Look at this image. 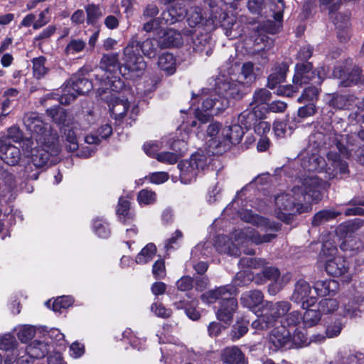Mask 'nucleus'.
<instances>
[{"mask_svg": "<svg viewBox=\"0 0 364 364\" xmlns=\"http://www.w3.org/2000/svg\"><path fill=\"white\" fill-rule=\"evenodd\" d=\"M159 47L158 39L146 38L141 42L138 40L137 35L132 36L123 50L124 70H128L124 75L128 78L140 77L146 68V63L140 52L149 58H154Z\"/></svg>", "mask_w": 364, "mask_h": 364, "instance_id": "nucleus-1", "label": "nucleus"}, {"mask_svg": "<svg viewBox=\"0 0 364 364\" xmlns=\"http://www.w3.org/2000/svg\"><path fill=\"white\" fill-rule=\"evenodd\" d=\"M43 118L38 112H28L23 116V124L26 130L32 134V137H34L37 144L52 148L54 142L58 141V135Z\"/></svg>", "mask_w": 364, "mask_h": 364, "instance_id": "nucleus-2", "label": "nucleus"}, {"mask_svg": "<svg viewBox=\"0 0 364 364\" xmlns=\"http://www.w3.org/2000/svg\"><path fill=\"white\" fill-rule=\"evenodd\" d=\"M311 210V205L302 203L293 194L282 193L275 197L276 217L287 225L292 223L294 215L308 213Z\"/></svg>", "mask_w": 364, "mask_h": 364, "instance_id": "nucleus-3", "label": "nucleus"}, {"mask_svg": "<svg viewBox=\"0 0 364 364\" xmlns=\"http://www.w3.org/2000/svg\"><path fill=\"white\" fill-rule=\"evenodd\" d=\"M326 77L325 66L314 68L313 63H296L292 82L301 87L305 85H321Z\"/></svg>", "mask_w": 364, "mask_h": 364, "instance_id": "nucleus-4", "label": "nucleus"}, {"mask_svg": "<svg viewBox=\"0 0 364 364\" xmlns=\"http://www.w3.org/2000/svg\"><path fill=\"white\" fill-rule=\"evenodd\" d=\"M213 81V91L224 96L229 102L230 100L239 101L250 92L249 85L225 75L218 76Z\"/></svg>", "mask_w": 364, "mask_h": 364, "instance_id": "nucleus-5", "label": "nucleus"}, {"mask_svg": "<svg viewBox=\"0 0 364 364\" xmlns=\"http://www.w3.org/2000/svg\"><path fill=\"white\" fill-rule=\"evenodd\" d=\"M95 85L92 80L85 77L82 75H73L67 80L63 88L60 102L63 105H69L74 101L78 95L87 94Z\"/></svg>", "mask_w": 364, "mask_h": 364, "instance_id": "nucleus-6", "label": "nucleus"}, {"mask_svg": "<svg viewBox=\"0 0 364 364\" xmlns=\"http://www.w3.org/2000/svg\"><path fill=\"white\" fill-rule=\"evenodd\" d=\"M180 171V180L184 184L195 181L198 173L205 169V155L196 152L188 160H182L178 164Z\"/></svg>", "mask_w": 364, "mask_h": 364, "instance_id": "nucleus-7", "label": "nucleus"}, {"mask_svg": "<svg viewBox=\"0 0 364 364\" xmlns=\"http://www.w3.org/2000/svg\"><path fill=\"white\" fill-rule=\"evenodd\" d=\"M333 75L334 77L341 79L340 85L342 87H348L361 82L363 70L357 65L352 67L347 65L337 66L334 68Z\"/></svg>", "mask_w": 364, "mask_h": 364, "instance_id": "nucleus-8", "label": "nucleus"}, {"mask_svg": "<svg viewBox=\"0 0 364 364\" xmlns=\"http://www.w3.org/2000/svg\"><path fill=\"white\" fill-rule=\"evenodd\" d=\"M210 15L206 18V27L213 26V30L221 27L227 31L232 28L236 21L235 16H230L225 9L218 6L210 5Z\"/></svg>", "mask_w": 364, "mask_h": 364, "instance_id": "nucleus-9", "label": "nucleus"}, {"mask_svg": "<svg viewBox=\"0 0 364 364\" xmlns=\"http://www.w3.org/2000/svg\"><path fill=\"white\" fill-rule=\"evenodd\" d=\"M311 289L309 284L304 279H299L294 286V290L291 296V301L301 304L302 309H308L314 306L316 301L317 298L314 296H310Z\"/></svg>", "mask_w": 364, "mask_h": 364, "instance_id": "nucleus-10", "label": "nucleus"}, {"mask_svg": "<svg viewBox=\"0 0 364 364\" xmlns=\"http://www.w3.org/2000/svg\"><path fill=\"white\" fill-rule=\"evenodd\" d=\"M95 80V85L98 86L97 92L100 95L105 94L107 90L118 93L125 88L124 82L116 74L107 75L101 77L96 75Z\"/></svg>", "mask_w": 364, "mask_h": 364, "instance_id": "nucleus-11", "label": "nucleus"}, {"mask_svg": "<svg viewBox=\"0 0 364 364\" xmlns=\"http://www.w3.org/2000/svg\"><path fill=\"white\" fill-rule=\"evenodd\" d=\"M349 268V262L345 257L340 256L326 260L325 264V270L328 275L333 277H345L347 282L351 281Z\"/></svg>", "mask_w": 364, "mask_h": 364, "instance_id": "nucleus-12", "label": "nucleus"}, {"mask_svg": "<svg viewBox=\"0 0 364 364\" xmlns=\"http://www.w3.org/2000/svg\"><path fill=\"white\" fill-rule=\"evenodd\" d=\"M230 102L222 95L211 94L206 97V123L211 121L213 115H218L225 111Z\"/></svg>", "mask_w": 364, "mask_h": 364, "instance_id": "nucleus-13", "label": "nucleus"}, {"mask_svg": "<svg viewBox=\"0 0 364 364\" xmlns=\"http://www.w3.org/2000/svg\"><path fill=\"white\" fill-rule=\"evenodd\" d=\"M100 68L105 71V73L103 76H106L107 75H112L117 74L119 71L125 79L127 80H134L135 78H128L124 75L128 72L127 70H124V63L122 66H120V63L119 61V55L117 53H111L103 54L100 62Z\"/></svg>", "mask_w": 364, "mask_h": 364, "instance_id": "nucleus-14", "label": "nucleus"}, {"mask_svg": "<svg viewBox=\"0 0 364 364\" xmlns=\"http://www.w3.org/2000/svg\"><path fill=\"white\" fill-rule=\"evenodd\" d=\"M56 142H54L52 148L47 147L43 144H38L31 152V160L33 165L36 168H42L47 164L53 154L58 153Z\"/></svg>", "mask_w": 364, "mask_h": 364, "instance_id": "nucleus-15", "label": "nucleus"}, {"mask_svg": "<svg viewBox=\"0 0 364 364\" xmlns=\"http://www.w3.org/2000/svg\"><path fill=\"white\" fill-rule=\"evenodd\" d=\"M0 159L9 166H16L21 159V150L8 141V139H0Z\"/></svg>", "mask_w": 364, "mask_h": 364, "instance_id": "nucleus-16", "label": "nucleus"}, {"mask_svg": "<svg viewBox=\"0 0 364 364\" xmlns=\"http://www.w3.org/2000/svg\"><path fill=\"white\" fill-rule=\"evenodd\" d=\"M289 71V63L287 61L277 62L271 69V73L267 77V87L271 90L276 88L284 82Z\"/></svg>", "mask_w": 364, "mask_h": 364, "instance_id": "nucleus-17", "label": "nucleus"}, {"mask_svg": "<svg viewBox=\"0 0 364 364\" xmlns=\"http://www.w3.org/2000/svg\"><path fill=\"white\" fill-rule=\"evenodd\" d=\"M237 289L234 285L222 286L206 292V302L214 303L218 301V303H222V301H228L230 299H237Z\"/></svg>", "mask_w": 364, "mask_h": 364, "instance_id": "nucleus-18", "label": "nucleus"}, {"mask_svg": "<svg viewBox=\"0 0 364 364\" xmlns=\"http://www.w3.org/2000/svg\"><path fill=\"white\" fill-rule=\"evenodd\" d=\"M187 16V9L183 0H176L171 3L166 11L162 13V18L167 24H173L183 20Z\"/></svg>", "mask_w": 364, "mask_h": 364, "instance_id": "nucleus-19", "label": "nucleus"}, {"mask_svg": "<svg viewBox=\"0 0 364 364\" xmlns=\"http://www.w3.org/2000/svg\"><path fill=\"white\" fill-rule=\"evenodd\" d=\"M258 107H253L252 109H246L238 116V124L242 125V129L250 130L254 127L260 119H265V109H259Z\"/></svg>", "mask_w": 364, "mask_h": 364, "instance_id": "nucleus-20", "label": "nucleus"}, {"mask_svg": "<svg viewBox=\"0 0 364 364\" xmlns=\"http://www.w3.org/2000/svg\"><path fill=\"white\" fill-rule=\"evenodd\" d=\"M158 44L161 48H179L183 44L181 33L173 28L164 30L158 38Z\"/></svg>", "mask_w": 364, "mask_h": 364, "instance_id": "nucleus-21", "label": "nucleus"}, {"mask_svg": "<svg viewBox=\"0 0 364 364\" xmlns=\"http://www.w3.org/2000/svg\"><path fill=\"white\" fill-rule=\"evenodd\" d=\"M304 194L316 203L322 200L323 181L318 176L305 178L303 182Z\"/></svg>", "mask_w": 364, "mask_h": 364, "instance_id": "nucleus-22", "label": "nucleus"}, {"mask_svg": "<svg viewBox=\"0 0 364 364\" xmlns=\"http://www.w3.org/2000/svg\"><path fill=\"white\" fill-rule=\"evenodd\" d=\"M269 342L275 350L281 349L291 343V331L284 325L274 327L269 334Z\"/></svg>", "mask_w": 364, "mask_h": 364, "instance_id": "nucleus-23", "label": "nucleus"}, {"mask_svg": "<svg viewBox=\"0 0 364 364\" xmlns=\"http://www.w3.org/2000/svg\"><path fill=\"white\" fill-rule=\"evenodd\" d=\"M237 306V299H230L228 301L218 303V309L216 311L217 318L225 323L229 324L233 318Z\"/></svg>", "mask_w": 364, "mask_h": 364, "instance_id": "nucleus-24", "label": "nucleus"}, {"mask_svg": "<svg viewBox=\"0 0 364 364\" xmlns=\"http://www.w3.org/2000/svg\"><path fill=\"white\" fill-rule=\"evenodd\" d=\"M50 350V346L47 343L35 340L26 346L23 352L28 360L43 358L48 355Z\"/></svg>", "mask_w": 364, "mask_h": 364, "instance_id": "nucleus-25", "label": "nucleus"}, {"mask_svg": "<svg viewBox=\"0 0 364 364\" xmlns=\"http://www.w3.org/2000/svg\"><path fill=\"white\" fill-rule=\"evenodd\" d=\"M363 225L364 221L362 219L354 218L338 225L336 229V232L341 238L353 237V234Z\"/></svg>", "mask_w": 364, "mask_h": 364, "instance_id": "nucleus-26", "label": "nucleus"}, {"mask_svg": "<svg viewBox=\"0 0 364 364\" xmlns=\"http://www.w3.org/2000/svg\"><path fill=\"white\" fill-rule=\"evenodd\" d=\"M314 289L318 296H334L339 289V284L335 279L318 280Z\"/></svg>", "mask_w": 364, "mask_h": 364, "instance_id": "nucleus-27", "label": "nucleus"}, {"mask_svg": "<svg viewBox=\"0 0 364 364\" xmlns=\"http://www.w3.org/2000/svg\"><path fill=\"white\" fill-rule=\"evenodd\" d=\"M116 213L119 220L124 225H129L135 219V215L130 211V202L123 197L119 199Z\"/></svg>", "mask_w": 364, "mask_h": 364, "instance_id": "nucleus-28", "label": "nucleus"}, {"mask_svg": "<svg viewBox=\"0 0 364 364\" xmlns=\"http://www.w3.org/2000/svg\"><path fill=\"white\" fill-rule=\"evenodd\" d=\"M264 299L263 293L259 290H252L242 294L240 303L242 306L254 310L260 305Z\"/></svg>", "mask_w": 364, "mask_h": 364, "instance_id": "nucleus-29", "label": "nucleus"}, {"mask_svg": "<svg viewBox=\"0 0 364 364\" xmlns=\"http://www.w3.org/2000/svg\"><path fill=\"white\" fill-rule=\"evenodd\" d=\"M217 249L220 252L227 253L234 257H240L241 250L226 235L219 236L215 242Z\"/></svg>", "mask_w": 364, "mask_h": 364, "instance_id": "nucleus-30", "label": "nucleus"}, {"mask_svg": "<svg viewBox=\"0 0 364 364\" xmlns=\"http://www.w3.org/2000/svg\"><path fill=\"white\" fill-rule=\"evenodd\" d=\"M318 1L320 6H328V15L331 18H333V15L336 14V16L333 18V22L336 26H341L339 24L338 18H341L343 19V24H346V21H348L346 16H343L340 13L337 14V11L340 9L343 4L342 0H318Z\"/></svg>", "mask_w": 364, "mask_h": 364, "instance_id": "nucleus-31", "label": "nucleus"}, {"mask_svg": "<svg viewBox=\"0 0 364 364\" xmlns=\"http://www.w3.org/2000/svg\"><path fill=\"white\" fill-rule=\"evenodd\" d=\"M345 317L341 315H331L326 322V335L328 338L337 337L341 332Z\"/></svg>", "mask_w": 364, "mask_h": 364, "instance_id": "nucleus-32", "label": "nucleus"}, {"mask_svg": "<svg viewBox=\"0 0 364 364\" xmlns=\"http://www.w3.org/2000/svg\"><path fill=\"white\" fill-rule=\"evenodd\" d=\"M249 326L250 320L245 316L237 318L231 328L230 336L232 341H237L247 334Z\"/></svg>", "mask_w": 364, "mask_h": 364, "instance_id": "nucleus-33", "label": "nucleus"}, {"mask_svg": "<svg viewBox=\"0 0 364 364\" xmlns=\"http://www.w3.org/2000/svg\"><path fill=\"white\" fill-rule=\"evenodd\" d=\"M244 131L242 125L233 124L225 127L222 131V134L227 141L232 145H237L240 143L243 136Z\"/></svg>", "mask_w": 364, "mask_h": 364, "instance_id": "nucleus-34", "label": "nucleus"}, {"mask_svg": "<svg viewBox=\"0 0 364 364\" xmlns=\"http://www.w3.org/2000/svg\"><path fill=\"white\" fill-rule=\"evenodd\" d=\"M158 66L166 75H173L176 70V59L172 53H164L159 57Z\"/></svg>", "mask_w": 364, "mask_h": 364, "instance_id": "nucleus-35", "label": "nucleus"}, {"mask_svg": "<svg viewBox=\"0 0 364 364\" xmlns=\"http://www.w3.org/2000/svg\"><path fill=\"white\" fill-rule=\"evenodd\" d=\"M223 360L228 364H244L245 354L236 346L227 348L223 353Z\"/></svg>", "mask_w": 364, "mask_h": 364, "instance_id": "nucleus-36", "label": "nucleus"}, {"mask_svg": "<svg viewBox=\"0 0 364 364\" xmlns=\"http://www.w3.org/2000/svg\"><path fill=\"white\" fill-rule=\"evenodd\" d=\"M272 95L266 88H257L252 95V100L250 105L259 107V109H264L270 102Z\"/></svg>", "mask_w": 364, "mask_h": 364, "instance_id": "nucleus-37", "label": "nucleus"}, {"mask_svg": "<svg viewBox=\"0 0 364 364\" xmlns=\"http://www.w3.org/2000/svg\"><path fill=\"white\" fill-rule=\"evenodd\" d=\"M92 228L95 234L102 239H107L111 235L109 223L103 218L97 217L93 219Z\"/></svg>", "mask_w": 364, "mask_h": 364, "instance_id": "nucleus-38", "label": "nucleus"}, {"mask_svg": "<svg viewBox=\"0 0 364 364\" xmlns=\"http://www.w3.org/2000/svg\"><path fill=\"white\" fill-rule=\"evenodd\" d=\"M157 252V248L154 243L146 244L135 257V262L139 264H145L151 262Z\"/></svg>", "mask_w": 364, "mask_h": 364, "instance_id": "nucleus-39", "label": "nucleus"}, {"mask_svg": "<svg viewBox=\"0 0 364 364\" xmlns=\"http://www.w3.org/2000/svg\"><path fill=\"white\" fill-rule=\"evenodd\" d=\"M340 215L339 212L333 210L323 209L317 212L312 218L311 225L317 227L328 221L336 219Z\"/></svg>", "mask_w": 364, "mask_h": 364, "instance_id": "nucleus-40", "label": "nucleus"}, {"mask_svg": "<svg viewBox=\"0 0 364 364\" xmlns=\"http://www.w3.org/2000/svg\"><path fill=\"white\" fill-rule=\"evenodd\" d=\"M343 239V240L340 245V248L343 252H348L346 256L353 257L364 249V246L355 237Z\"/></svg>", "mask_w": 364, "mask_h": 364, "instance_id": "nucleus-41", "label": "nucleus"}, {"mask_svg": "<svg viewBox=\"0 0 364 364\" xmlns=\"http://www.w3.org/2000/svg\"><path fill=\"white\" fill-rule=\"evenodd\" d=\"M346 142L349 147L350 153L357 152L364 146V129H360L357 133H350L346 135Z\"/></svg>", "mask_w": 364, "mask_h": 364, "instance_id": "nucleus-42", "label": "nucleus"}, {"mask_svg": "<svg viewBox=\"0 0 364 364\" xmlns=\"http://www.w3.org/2000/svg\"><path fill=\"white\" fill-rule=\"evenodd\" d=\"M306 311L302 316V322L305 328L316 326L321 318V312L317 309L310 308L305 309Z\"/></svg>", "mask_w": 364, "mask_h": 364, "instance_id": "nucleus-43", "label": "nucleus"}, {"mask_svg": "<svg viewBox=\"0 0 364 364\" xmlns=\"http://www.w3.org/2000/svg\"><path fill=\"white\" fill-rule=\"evenodd\" d=\"M321 85H311L305 87L297 101L300 103L314 102L318 98Z\"/></svg>", "mask_w": 364, "mask_h": 364, "instance_id": "nucleus-44", "label": "nucleus"}, {"mask_svg": "<svg viewBox=\"0 0 364 364\" xmlns=\"http://www.w3.org/2000/svg\"><path fill=\"white\" fill-rule=\"evenodd\" d=\"M291 304L286 301H281L276 303L271 302L267 305V308L277 319L286 316L291 309Z\"/></svg>", "mask_w": 364, "mask_h": 364, "instance_id": "nucleus-45", "label": "nucleus"}, {"mask_svg": "<svg viewBox=\"0 0 364 364\" xmlns=\"http://www.w3.org/2000/svg\"><path fill=\"white\" fill-rule=\"evenodd\" d=\"M239 77L243 80L242 82L249 86L255 81L256 75L254 73L253 63L247 61L242 64Z\"/></svg>", "mask_w": 364, "mask_h": 364, "instance_id": "nucleus-46", "label": "nucleus"}, {"mask_svg": "<svg viewBox=\"0 0 364 364\" xmlns=\"http://www.w3.org/2000/svg\"><path fill=\"white\" fill-rule=\"evenodd\" d=\"M46 62V58L43 55L33 58V75L36 79L44 77L48 72V68L45 65Z\"/></svg>", "mask_w": 364, "mask_h": 364, "instance_id": "nucleus-47", "label": "nucleus"}, {"mask_svg": "<svg viewBox=\"0 0 364 364\" xmlns=\"http://www.w3.org/2000/svg\"><path fill=\"white\" fill-rule=\"evenodd\" d=\"M4 364H13L14 363H16V364L29 363V360L26 358L25 355L20 356L18 347L5 352L4 355Z\"/></svg>", "mask_w": 364, "mask_h": 364, "instance_id": "nucleus-48", "label": "nucleus"}, {"mask_svg": "<svg viewBox=\"0 0 364 364\" xmlns=\"http://www.w3.org/2000/svg\"><path fill=\"white\" fill-rule=\"evenodd\" d=\"M196 271L194 274L196 289L200 291L205 290V262L200 261L193 264Z\"/></svg>", "mask_w": 364, "mask_h": 364, "instance_id": "nucleus-49", "label": "nucleus"}, {"mask_svg": "<svg viewBox=\"0 0 364 364\" xmlns=\"http://www.w3.org/2000/svg\"><path fill=\"white\" fill-rule=\"evenodd\" d=\"M86 11V22L87 25L94 26L102 16L99 5L90 4L85 7Z\"/></svg>", "mask_w": 364, "mask_h": 364, "instance_id": "nucleus-50", "label": "nucleus"}, {"mask_svg": "<svg viewBox=\"0 0 364 364\" xmlns=\"http://www.w3.org/2000/svg\"><path fill=\"white\" fill-rule=\"evenodd\" d=\"M74 303V299L71 296H61L57 297L52 303V310L54 312L61 313L62 309H66Z\"/></svg>", "mask_w": 364, "mask_h": 364, "instance_id": "nucleus-51", "label": "nucleus"}, {"mask_svg": "<svg viewBox=\"0 0 364 364\" xmlns=\"http://www.w3.org/2000/svg\"><path fill=\"white\" fill-rule=\"evenodd\" d=\"M47 112L53 120L59 125L65 124L67 121L68 113L64 108L60 106L48 109Z\"/></svg>", "mask_w": 364, "mask_h": 364, "instance_id": "nucleus-52", "label": "nucleus"}, {"mask_svg": "<svg viewBox=\"0 0 364 364\" xmlns=\"http://www.w3.org/2000/svg\"><path fill=\"white\" fill-rule=\"evenodd\" d=\"M174 306L177 309H184L187 316L193 320L196 321L200 318V313L195 309L191 307V304L188 301L185 300H180L174 302Z\"/></svg>", "mask_w": 364, "mask_h": 364, "instance_id": "nucleus-53", "label": "nucleus"}, {"mask_svg": "<svg viewBox=\"0 0 364 364\" xmlns=\"http://www.w3.org/2000/svg\"><path fill=\"white\" fill-rule=\"evenodd\" d=\"M338 308V302L334 299H323L318 304V309L322 314H331Z\"/></svg>", "mask_w": 364, "mask_h": 364, "instance_id": "nucleus-54", "label": "nucleus"}, {"mask_svg": "<svg viewBox=\"0 0 364 364\" xmlns=\"http://www.w3.org/2000/svg\"><path fill=\"white\" fill-rule=\"evenodd\" d=\"M137 201L139 205H151L156 201V194L154 191L144 188L137 194Z\"/></svg>", "mask_w": 364, "mask_h": 364, "instance_id": "nucleus-55", "label": "nucleus"}, {"mask_svg": "<svg viewBox=\"0 0 364 364\" xmlns=\"http://www.w3.org/2000/svg\"><path fill=\"white\" fill-rule=\"evenodd\" d=\"M36 328L31 325H23L17 333L18 338L23 343H28L36 335Z\"/></svg>", "mask_w": 364, "mask_h": 364, "instance_id": "nucleus-56", "label": "nucleus"}, {"mask_svg": "<svg viewBox=\"0 0 364 364\" xmlns=\"http://www.w3.org/2000/svg\"><path fill=\"white\" fill-rule=\"evenodd\" d=\"M86 46V43L81 39H71L64 49L66 55L82 52Z\"/></svg>", "mask_w": 364, "mask_h": 364, "instance_id": "nucleus-57", "label": "nucleus"}, {"mask_svg": "<svg viewBox=\"0 0 364 364\" xmlns=\"http://www.w3.org/2000/svg\"><path fill=\"white\" fill-rule=\"evenodd\" d=\"M151 272L156 280H161L166 277V269L165 261L163 258H159L152 265Z\"/></svg>", "mask_w": 364, "mask_h": 364, "instance_id": "nucleus-58", "label": "nucleus"}, {"mask_svg": "<svg viewBox=\"0 0 364 364\" xmlns=\"http://www.w3.org/2000/svg\"><path fill=\"white\" fill-rule=\"evenodd\" d=\"M351 96L343 95L338 93H333L329 100L330 106L333 108L343 109L348 105V102Z\"/></svg>", "mask_w": 364, "mask_h": 364, "instance_id": "nucleus-59", "label": "nucleus"}, {"mask_svg": "<svg viewBox=\"0 0 364 364\" xmlns=\"http://www.w3.org/2000/svg\"><path fill=\"white\" fill-rule=\"evenodd\" d=\"M302 87L299 85L293 83L291 85H279L277 90V94L280 96H286L289 97H293L299 92Z\"/></svg>", "mask_w": 364, "mask_h": 364, "instance_id": "nucleus-60", "label": "nucleus"}, {"mask_svg": "<svg viewBox=\"0 0 364 364\" xmlns=\"http://www.w3.org/2000/svg\"><path fill=\"white\" fill-rule=\"evenodd\" d=\"M302 321L301 314L298 311H293L289 314H286L284 321H281L282 325L286 326L287 328L296 326Z\"/></svg>", "mask_w": 364, "mask_h": 364, "instance_id": "nucleus-61", "label": "nucleus"}, {"mask_svg": "<svg viewBox=\"0 0 364 364\" xmlns=\"http://www.w3.org/2000/svg\"><path fill=\"white\" fill-rule=\"evenodd\" d=\"M18 347V342L14 335L11 333L4 334L0 338V349L9 351L14 348Z\"/></svg>", "mask_w": 364, "mask_h": 364, "instance_id": "nucleus-62", "label": "nucleus"}, {"mask_svg": "<svg viewBox=\"0 0 364 364\" xmlns=\"http://www.w3.org/2000/svg\"><path fill=\"white\" fill-rule=\"evenodd\" d=\"M291 343L296 347H302L309 344L306 333L297 328L294 329L293 334L291 333Z\"/></svg>", "mask_w": 364, "mask_h": 364, "instance_id": "nucleus-63", "label": "nucleus"}, {"mask_svg": "<svg viewBox=\"0 0 364 364\" xmlns=\"http://www.w3.org/2000/svg\"><path fill=\"white\" fill-rule=\"evenodd\" d=\"M333 144L336 146L338 152L346 159H349L351 154L349 151L348 144L346 142V135H340L336 136L333 141Z\"/></svg>", "mask_w": 364, "mask_h": 364, "instance_id": "nucleus-64", "label": "nucleus"}]
</instances>
